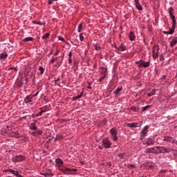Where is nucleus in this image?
Masks as SVG:
<instances>
[{
	"label": "nucleus",
	"instance_id": "nucleus-1",
	"mask_svg": "<svg viewBox=\"0 0 177 177\" xmlns=\"http://www.w3.org/2000/svg\"><path fill=\"white\" fill-rule=\"evenodd\" d=\"M170 149L165 147H153L146 149V153H151L152 154H158L159 153H169Z\"/></svg>",
	"mask_w": 177,
	"mask_h": 177
},
{
	"label": "nucleus",
	"instance_id": "nucleus-2",
	"mask_svg": "<svg viewBox=\"0 0 177 177\" xmlns=\"http://www.w3.org/2000/svg\"><path fill=\"white\" fill-rule=\"evenodd\" d=\"M109 133L112 142H117V140H118V129L116 127L111 129L109 130Z\"/></svg>",
	"mask_w": 177,
	"mask_h": 177
},
{
	"label": "nucleus",
	"instance_id": "nucleus-3",
	"mask_svg": "<svg viewBox=\"0 0 177 177\" xmlns=\"http://www.w3.org/2000/svg\"><path fill=\"white\" fill-rule=\"evenodd\" d=\"M111 145L113 143L110 140H109V138H105L102 140V145L99 146L100 150H103L104 149H110L111 147Z\"/></svg>",
	"mask_w": 177,
	"mask_h": 177
},
{
	"label": "nucleus",
	"instance_id": "nucleus-4",
	"mask_svg": "<svg viewBox=\"0 0 177 177\" xmlns=\"http://www.w3.org/2000/svg\"><path fill=\"white\" fill-rule=\"evenodd\" d=\"M59 171L64 174H71V175L75 172H78V169H77L68 168L66 167H62V168H59Z\"/></svg>",
	"mask_w": 177,
	"mask_h": 177
},
{
	"label": "nucleus",
	"instance_id": "nucleus-5",
	"mask_svg": "<svg viewBox=\"0 0 177 177\" xmlns=\"http://www.w3.org/2000/svg\"><path fill=\"white\" fill-rule=\"evenodd\" d=\"M138 64V67H144V68H147L150 66V61H145L143 59H140L136 62Z\"/></svg>",
	"mask_w": 177,
	"mask_h": 177
},
{
	"label": "nucleus",
	"instance_id": "nucleus-6",
	"mask_svg": "<svg viewBox=\"0 0 177 177\" xmlns=\"http://www.w3.org/2000/svg\"><path fill=\"white\" fill-rule=\"evenodd\" d=\"M147 133H149V125H146L144 127L140 133V140H143L146 136H147Z\"/></svg>",
	"mask_w": 177,
	"mask_h": 177
},
{
	"label": "nucleus",
	"instance_id": "nucleus-7",
	"mask_svg": "<svg viewBox=\"0 0 177 177\" xmlns=\"http://www.w3.org/2000/svg\"><path fill=\"white\" fill-rule=\"evenodd\" d=\"M142 125H143V122L138 121L136 122L128 123L127 124V127H128L129 128H138L139 127H142Z\"/></svg>",
	"mask_w": 177,
	"mask_h": 177
},
{
	"label": "nucleus",
	"instance_id": "nucleus-8",
	"mask_svg": "<svg viewBox=\"0 0 177 177\" xmlns=\"http://www.w3.org/2000/svg\"><path fill=\"white\" fill-rule=\"evenodd\" d=\"M24 160H26V157L22 155H18L12 158V162H21V161H24Z\"/></svg>",
	"mask_w": 177,
	"mask_h": 177
},
{
	"label": "nucleus",
	"instance_id": "nucleus-9",
	"mask_svg": "<svg viewBox=\"0 0 177 177\" xmlns=\"http://www.w3.org/2000/svg\"><path fill=\"white\" fill-rule=\"evenodd\" d=\"M160 50V48L158 45H155L153 48V59H157L158 57V51Z\"/></svg>",
	"mask_w": 177,
	"mask_h": 177
},
{
	"label": "nucleus",
	"instance_id": "nucleus-10",
	"mask_svg": "<svg viewBox=\"0 0 177 177\" xmlns=\"http://www.w3.org/2000/svg\"><path fill=\"white\" fill-rule=\"evenodd\" d=\"M55 162H56V166L58 167L59 169H60V168H63L64 162H63V160L60 159V158H56Z\"/></svg>",
	"mask_w": 177,
	"mask_h": 177
},
{
	"label": "nucleus",
	"instance_id": "nucleus-11",
	"mask_svg": "<svg viewBox=\"0 0 177 177\" xmlns=\"http://www.w3.org/2000/svg\"><path fill=\"white\" fill-rule=\"evenodd\" d=\"M41 175H42L44 177L53 176V174H52V171L50 169H48V170H46V171L41 172Z\"/></svg>",
	"mask_w": 177,
	"mask_h": 177
},
{
	"label": "nucleus",
	"instance_id": "nucleus-12",
	"mask_svg": "<svg viewBox=\"0 0 177 177\" xmlns=\"http://www.w3.org/2000/svg\"><path fill=\"white\" fill-rule=\"evenodd\" d=\"M153 143H156L153 138H149L145 139V145L147 146H153Z\"/></svg>",
	"mask_w": 177,
	"mask_h": 177
},
{
	"label": "nucleus",
	"instance_id": "nucleus-13",
	"mask_svg": "<svg viewBox=\"0 0 177 177\" xmlns=\"http://www.w3.org/2000/svg\"><path fill=\"white\" fill-rule=\"evenodd\" d=\"M163 140L165 142H169V143H175L176 140L173 137L166 136L164 138Z\"/></svg>",
	"mask_w": 177,
	"mask_h": 177
},
{
	"label": "nucleus",
	"instance_id": "nucleus-14",
	"mask_svg": "<svg viewBox=\"0 0 177 177\" xmlns=\"http://www.w3.org/2000/svg\"><path fill=\"white\" fill-rule=\"evenodd\" d=\"M129 38L130 41H133L136 39V35L133 31H131L129 34Z\"/></svg>",
	"mask_w": 177,
	"mask_h": 177
},
{
	"label": "nucleus",
	"instance_id": "nucleus-15",
	"mask_svg": "<svg viewBox=\"0 0 177 177\" xmlns=\"http://www.w3.org/2000/svg\"><path fill=\"white\" fill-rule=\"evenodd\" d=\"M175 32V28H171L168 31H164L163 34H165L166 35H172Z\"/></svg>",
	"mask_w": 177,
	"mask_h": 177
},
{
	"label": "nucleus",
	"instance_id": "nucleus-16",
	"mask_svg": "<svg viewBox=\"0 0 177 177\" xmlns=\"http://www.w3.org/2000/svg\"><path fill=\"white\" fill-rule=\"evenodd\" d=\"M32 95H28L24 99V102L25 103H31L32 102Z\"/></svg>",
	"mask_w": 177,
	"mask_h": 177
},
{
	"label": "nucleus",
	"instance_id": "nucleus-17",
	"mask_svg": "<svg viewBox=\"0 0 177 177\" xmlns=\"http://www.w3.org/2000/svg\"><path fill=\"white\" fill-rule=\"evenodd\" d=\"M121 91H122V86H119L113 92L114 95H115V96H117L118 95V93H120V92H121Z\"/></svg>",
	"mask_w": 177,
	"mask_h": 177
},
{
	"label": "nucleus",
	"instance_id": "nucleus-18",
	"mask_svg": "<svg viewBox=\"0 0 177 177\" xmlns=\"http://www.w3.org/2000/svg\"><path fill=\"white\" fill-rule=\"evenodd\" d=\"M176 44H177V37H176L175 39H173L170 41V48H174L175 45H176Z\"/></svg>",
	"mask_w": 177,
	"mask_h": 177
},
{
	"label": "nucleus",
	"instance_id": "nucleus-19",
	"mask_svg": "<svg viewBox=\"0 0 177 177\" xmlns=\"http://www.w3.org/2000/svg\"><path fill=\"white\" fill-rule=\"evenodd\" d=\"M116 49L120 52H125V50H127V47L124 46H120L119 47H116Z\"/></svg>",
	"mask_w": 177,
	"mask_h": 177
},
{
	"label": "nucleus",
	"instance_id": "nucleus-20",
	"mask_svg": "<svg viewBox=\"0 0 177 177\" xmlns=\"http://www.w3.org/2000/svg\"><path fill=\"white\" fill-rule=\"evenodd\" d=\"M8 57V53H3L0 54V60H5Z\"/></svg>",
	"mask_w": 177,
	"mask_h": 177
},
{
	"label": "nucleus",
	"instance_id": "nucleus-21",
	"mask_svg": "<svg viewBox=\"0 0 177 177\" xmlns=\"http://www.w3.org/2000/svg\"><path fill=\"white\" fill-rule=\"evenodd\" d=\"M30 129H31L32 131H37V126H35V123H31L30 124Z\"/></svg>",
	"mask_w": 177,
	"mask_h": 177
},
{
	"label": "nucleus",
	"instance_id": "nucleus-22",
	"mask_svg": "<svg viewBox=\"0 0 177 177\" xmlns=\"http://www.w3.org/2000/svg\"><path fill=\"white\" fill-rule=\"evenodd\" d=\"M32 24H37V25H39V26H45V24H46L45 22H43V23L41 22V21L37 22V21H32Z\"/></svg>",
	"mask_w": 177,
	"mask_h": 177
},
{
	"label": "nucleus",
	"instance_id": "nucleus-23",
	"mask_svg": "<svg viewBox=\"0 0 177 177\" xmlns=\"http://www.w3.org/2000/svg\"><path fill=\"white\" fill-rule=\"evenodd\" d=\"M29 41H34V38L31 37H26L23 39L24 42H28Z\"/></svg>",
	"mask_w": 177,
	"mask_h": 177
},
{
	"label": "nucleus",
	"instance_id": "nucleus-24",
	"mask_svg": "<svg viewBox=\"0 0 177 177\" xmlns=\"http://www.w3.org/2000/svg\"><path fill=\"white\" fill-rule=\"evenodd\" d=\"M17 171L13 170L12 169H8L5 170V172H10V174H12V175H15Z\"/></svg>",
	"mask_w": 177,
	"mask_h": 177
},
{
	"label": "nucleus",
	"instance_id": "nucleus-25",
	"mask_svg": "<svg viewBox=\"0 0 177 177\" xmlns=\"http://www.w3.org/2000/svg\"><path fill=\"white\" fill-rule=\"evenodd\" d=\"M169 16L174 15V8L170 7L169 8Z\"/></svg>",
	"mask_w": 177,
	"mask_h": 177
},
{
	"label": "nucleus",
	"instance_id": "nucleus-26",
	"mask_svg": "<svg viewBox=\"0 0 177 177\" xmlns=\"http://www.w3.org/2000/svg\"><path fill=\"white\" fill-rule=\"evenodd\" d=\"M156 93V89H153L150 93H148L149 97L151 96H153V95Z\"/></svg>",
	"mask_w": 177,
	"mask_h": 177
},
{
	"label": "nucleus",
	"instance_id": "nucleus-27",
	"mask_svg": "<svg viewBox=\"0 0 177 177\" xmlns=\"http://www.w3.org/2000/svg\"><path fill=\"white\" fill-rule=\"evenodd\" d=\"M49 35H50V34L49 32L46 33L43 37H42V39H48V38H49Z\"/></svg>",
	"mask_w": 177,
	"mask_h": 177
},
{
	"label": "nucleus",
	"instance_id": "nucleus-28",
	"mask_svg": "<svg viewBox=\"0 0 177 177\" xmlns=\"http://www.w3.org/2000/svg\"><path fill=\"white\" fill-rule=\"evenodd\" d=\"M136 8H137V9L138 10H143V8L142 7V6L140 5V3L139 4H136Z\"/></svg>",
	"mask_w": 177,
	"mask_h": 177
},
{
	"label": "nucleus",
	"instance_id": "nucleus-29",
	"mask_svg": "<svg viewBox=\"0 0 177 177\" xmlns=\"http://www.w3.org/2000/svg\"><path fill=\"white\" fill-rule=\"evenodd\" d=\"M150 107H151V105H147L145 106H143L142 108V111H146V110H147V109H150Z\"/></svg>",
	"mask_w": 177,
	"mask_h": 177
},
{
	"label": "nucleus",
	"instance_id": "nucleus-30",
	"mask_svg": "<svg viewBox=\"0 0 177 177\" xmlns=\"http://www.w3.org/2000/svg\"><path fill=\"white\" fill-rule=\"evenodd\" d=\"M172 28H176V19L172 21V26H171Z\"/></svg>",
	"mask_w": 177,
	"mask_h": 177
},
{
	"label": "nucleus",
	"instance_id": "nucleus-31",
	"mask_svg": "<svg viewBox=\"0 0 177 177\" xmlns=\"http://www.w3.org/2000/svg\"><path fill=\"white\" fill-rule=\"evenodd\" d=\"M102 71H101V74H104L106 75V73H107V68H101Z\"/></svg>",
	"mask_w": 177,
	"mask_h": 177
},
{
	"label": "nucleus",
	"instance_id": "nucleus-32",
	"mask_svg": "<svg viewBox=\"0 0 177 177\" xmlns=\"http://www.w3.org/2000/svg\"><path fill=\"white\" fill-rule=\"evenodd\" d=\"M77 31H78V32H81L82 31V24H80L79 25Z\"/></svg>",
	"mask_w": 177,
	"mask_h": 177
},
{
	"label": "nucleus",
	"instance_id": "nucleus-33",
	"mask_svg": "<svg viewBox=\"0 0 177 177\" xmlns=\"http://www.w3.org/2000/svg\"><path fill=\"white\" fill-rule=\"evenodd\" d=\"M80 41L82 42V41H84V33H80Z\"/></svg>",
	"mask_w": 177,
	"mask_h": 177
},
{
	"label": "nucleus",
	"instance_id": "nucleus-34",
	"mask_svg": "<svg viewBox=\"0 0 177 177\" xmlns=\"http://www.w3.org/2000/svg\"><path fill=\"white\" fill-rule=\"evenodd\" d=\"M39 70L40 71V74H42L44 73V71H45V68H44V67H42V66H39Z\"/></svg>",
	"mask_w": 177,
	"mask_h": 177
},
{
	"label": "nucleus",
	"instance_id": "nucleus-35",
	"mask_svg": "<svg viewBox=\"0 0 177 177\" xmlns=\"http://www.w3.org/2000/svg\"><path fill=\"white\" fill-rule=\"evenodd\" d=\"M95 50H100V49H102V48H100V46L97 44L95 46Z\"/></svg>",
	"mask_w": 177,
	"mask_h": 177
},
{
	"label": "nucleus",
	"instance_id": "nucleus-36",
	"mask_svg": "<svg viewBox=\"0 0 177 177\" xmlns=\"http://www.w3.org/2000/svg\"><path fill=\"white\" fill-rule=\"evenodd\" d=\"M42 114H44V111H41L40 112L37 113V117H41V115H42Z\"/></svg>",
	"mask_w": 177,
	"mask_h": 177
},
{
	"label": "nucleus",
	"instance_id": "nucleus-37",
	"mask_svg": "<svg viewBox=\"0 0 177 177\" xmlns=\"http://www.w3.org/2000/svg\"><path fill=\"white\" fill-rule=\"evenodd\" d=\"M55 63V57H52L49 62V64H53Z\"/></svg>",
	"mask_w": 177,
	"mask_h": 177
},
{
	"label": "nucleus",
	"instance_id": "nucleus-38",
	"mask_svg": "<svg viewBox=\"0 0 177 177\" xmlns=\"http://www.w3.org/2000/svg\"><path fill=\"white\" fill-rule=\"evenodd\" d=\"M104 78H106V75H104L103 77H100L99 82H102V81H103Z\"/></svg>",
	"mask_w": 177,
	"mask_h": 177
},
{
	"label": "nucleus",
	"instance_id": "nucleus-39",
	"mask_svg": "<svg viewBox=\"0 0 177 177\" xmlns=\"http://www.w3.org/2000/svg\"><path fill=\"white\" fill-rule=\"evenodd\" d=\"M169 16H170V19H171L172 21L176 20V17H175V15H169Z\"/></svg>",
	"mask_w": 177,
	"mask_h": 177
},
{
	"label": "nucleus",
	"instance_id": "nucleus-40",
	"mask_svg": "<svg viewBox=\"0 0 177 177\" xmlns=\"http://www.w3.org/2000/svg\"><path fill=\"white\" fill-rule=\"evenodd\" d=\"M83 94H84V93L82 92L80 95H78L77 96H76V97H77V99H81V98L82 97V95H83Z\"/></svg>",
	"mask_w": 177,
	"mask_h": 177
},
{
	"label": "nucleus",
	"instance_id": "nucleus-41",
	"mask_svg": "<svg viewBox=\"0 0 177 177\" xmlns=\"http://www.w3.org/2000/svg\"><path fill=\"white\" fill-rule=\"evenodd\" d=\"M160 62H163V60H165L164 55L160 56Z\"/></svg>",
	"mask_w": 177,
	"mask_h": 177
},
{
	"label": "nucleus",
	"instance_id": "nucleus-42",
	"mask_svg": "<svg viewBox=\"0 0 177 177\" xmlns=\"http://www.w3.org/2000/svg\"><path fill=\"white\" fill-rule=\"evenodd\" d=\"M37 135H42V131L39 130L38 131H36Z\"/></svg>",
	"mask_w": 177,
	"mask_h": 177
},
{
	"label": "nucleus",
	"instance_id": "nucleus-43",
	"mask_svg": "<svg viewBox=\"0 0 177 177\" xmlns=\"http://www.w3.org/2000/svg\"><path fill=\"white\" fill-rule=\"evenodd\" d=\"M59 52L60 51L59 50H57L56 52L54 54V56H57V55H59Z\"/></svg>",
	"mask_w": 177,
	"mask_h": 177
},
{
	"label": "nucleus",
	"instance_id": "nucleus-44",
	"mask_svg": "<svg viewBox=\"0 0 177 177\" xmlns=\"http://www.w3.org/2000/svg\"><path fill=\"white\" fill-rule=\"evenodd\" d=\"M134 3H135V5H138L140 3L139 0H134Z\"/></svg>",
	"mask_w": 177,
	"mask_h": 177
},
{
	"label": "nucleus",
	"instance_id": "nucleus-45",
	"mask_svg": "<svg viewBox=\"0 0 177 177\" xmlns=\"http://www.w3.org/2000/svg\"><path fill=\"white\" fill-rule=\"evenodd\" d=\"M58 39L59 41H64V38H63L62 37H58Z\"/></svg>",
	"mask_w": 177,
	"mask_h": 177
},
{
	"label": "nucleus",
	"instance_id": "nucleus-46",
	"mask_svg": "<svg viewBox=\"0 0 177 177\" xmlns=\"http://www.w3.org/2000/svg\"><path fill=\"white\" fill-rule=\"evenodd\" d=\"M71 56H73V53H71V51H70L68 53V58H71Z\"/></svg>",
	"mask_w": 177,
	"mask_h": 177
},
{
	"label": "nucleus",
	"instance_id": "nucleus-47",
	"mask_svg": "<svg viewBox=\"0 0 177 177\" xmlns=\"http://www.w3.org/2000/svg\"><path fill=\"white\" fill-rule=\"evenodd\" d=\"M68 63L69 64H71V63H73V59L71 58H68Z\"/></svg>",
	"mask_w": 177,
	"mask_h": 177
},
{
	"label": "nucleus",
	"instance_id": "nucleus-48",
	"mask_svg": "<svg viewBox=\"0 0 177 177\" xmlns=\"http://www.w3.org/2000/svg\"><path fill=\"white\" fill-rule=\"evenodd\" d=\"M53 3V0H48V4L52 5Z\"/></svg>",
	"mask_w": 177,
	"mask_h": 177
},
{
	"label": "nucleus",
	"instance_id": "nucleus-49",
	"mask_svg": "<svg viewBox=\"0 0 177 177\" xmlns=\"http://www.w3.org/2000/svg\"><path fill=\"white\" fill-rule=\"evenodd\" d=\"M31 133L33 136H37V132H32Z\"/></svg>",
	"mask_w": 177,
	"mask_h": 177
},
{
	"label": "nucleus",
	"instance_id": "nucleus-50",
	"mask_svg": "<svg viewBox=\"0 0 177 177\" xmlns=\"http://www.w3.org/2000/svg\"><path fill=\"white\" fill-rule=\"evenodd\" d=\"M15 176L18 177L19 176V171H16L15 174H14Z\"/></svg>",
	"mask_w": 177,
	"mask_h": 177
},
{
	"label": "nucleus",
	"instance_id": "nucleus-51",
	"mask_svg": "<svg viewBox=\"0 0 177 177\" xmlns=\"http://www.w3.org/2000/svg\"><path fill=\"white\" fill-rule=\"evenodd\" d=\"M38 93H39V91H37V92L33 95V97H35V96H38Z\"/></svg>",
	"mask_w": 177,
	"mask_h": 177
},
{
	"label": "nucleus",
	"instance_id": "nucleus-52",
	"mask_svg": "<svg viewBox=\"0 0 177 177\" xmlns=\"http://www.w3.org/2000/svg\"><path fill=\"white\" fill-rule=\"evenodd\" d=\"M129 168H135V165H130Z\"/></svg>",
	"mask_w": 177,
	"mask_h": 177
},
{
	"label": "nucleus",
	"instance_id": "nucleus-53",
	"mask_svg": "<svg viewBox=\"0 0 177 177\" xmlns=\"http://www.w3.org/2000/svg\"><path fill=\"white\" fill-rule=\"evenodd\" d=\"M58 81H60V77H58L55 80V82H57Z\"/></svg>",
	"mask_w": 177,
	"mask_h": 177
},
{
	"label": "nucleus",
	"instance_id": "nucleus-54",
	"mask_svg": "<svg viewBox=\"0 0 177 177\" xmlns=\"http://www.w3.org/2000/svg\"><path fill=\"white\" fill-rule=\"evenodd\" d=\"M73 100H78V98H77V96L73 97Z\"/></svg>",
	"mask_w": 177,
	"mask_h": 177
},
{
	"label": "nucleus",
	"instance_id": "nucleus-55",
	"mask_svg": "<svg viewBox=\"0 0 177 177\" xmlns=\"http://www.w3.org/2000/svg\"><path fill=\"white\" fill-rule=\"evenodd\" d=\"M18 177H23V176L18 174Z\"/></svg>",
	"mask_w": 177,
	"mask_h": 177
},
{
	"label": "nucleus",
	"instance_id": "nucleus-56",
	"mask_svg": "<svg viewBox=\"0 0 177 177\" xmlns=\"http://www.w3.org/2000/svg\"><path fill=\"white\" fill-rule=\"evenodd\" d=\"M119 157H122V154H119Z\"/></svg>",
	"mask_w": 177,
	"mask_h": 177
},
{
	"label": "nucleus",
	"instance_id": "nucleus-57",
	"mask_svg": "<svg viewBox=\"0 0 177 177\" xmlns=\"http://www.w3.org/2000/svg\"><path fill=\"white\" fill-rule=\"evenodd\" d=\"M55 59V60H57V57H55V58H54Z\"/></svg>",
	"mask_w": 177,
	"mask_h": 177
},
{
	"label": "nucleus",
	"instance_id": "nucleus-58",
	"mask_svg": "<svg viewBox=\"0 0 177 177\" xmlns=\"http://www.w3.org/2000/svg\"><path fill=\"white\" fill-rule=\"evenodd\" d=\"M54 1H57V0H53V2Z\"/></svg>",
	"mask_w": 177,
	"mask_h": 177
},
{
	"label": "nucleus",
	"instance_id": "nucleus-59",
	"mask_svg": "<svg viewBox=\"0 0 177 177\" xmlns=\"http://www.w3.org/2000/svg\"><path fill=\"white\" fill-rule=\"evenodd\" d=\"M22 118H26V117H23Z\"/></svg>",
	"mask_w": 177,
	"mask_h": 177
}]
</instances>
